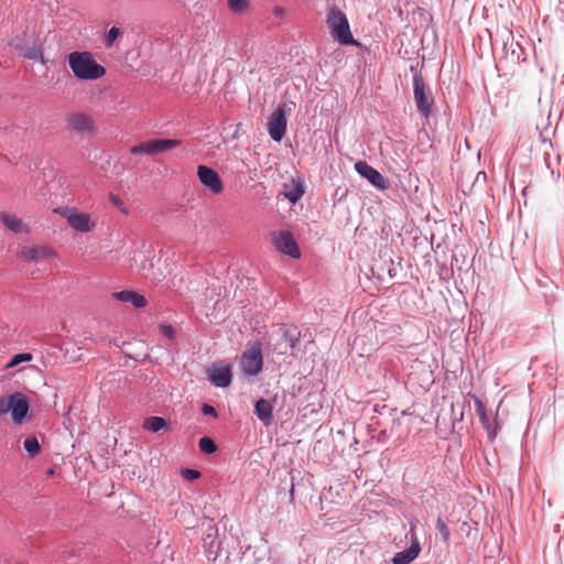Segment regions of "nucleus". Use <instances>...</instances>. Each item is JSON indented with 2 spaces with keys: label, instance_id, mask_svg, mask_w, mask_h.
Returning a JSON list of instances; mask_svg holds the SVG:
<instances>
[{
  "label": "nucleus",
  "instance_id": "6",
  "mask_svg": "<svg viewBox=\"0 0 564 564\" xmlns=\"http://www.w3.org/2000/svg\"><path fill=\"white\" fill-rule=\"evenodd\" d=\"M197 176L202 185L210 193L218 195L224 191V183L218 172L209 166L199 165Z\"/></svg>",
  "mask_w": 564,
  "mask_h": 564
},
{
  "label": "nucleus",
  "instance_id": "3",
  "mask_svg": "<svg viewBox=\"0 0 564 564\" xmlns=\"http://www.w3.org/2000/svg\"><path fill=\"white\" fill-rule=\"evenodd\" d=\"M29 402L24 394L14 392L8 397H0V415L11 413V419L15 424H21L28 412Z\"/></svg>",
  "mask_w": 564,
  "mask_h": 564
},
{
  "label": "nucleus",
  "instance_id": "10",
  "mask_svg": "<svg viewBox=\"0 0 564 564\" xmlns=\"http://www.w3.org/2000/svg\"><path fill=\"white\" fill-rule=\"evenodd\" d=\"M67 122L70 131L77 134L93 135L96 131L93 119L82 112L69 115L67 117Z\"/></svg>",
  "mask_w": 564,
  "mask_h": 564
},
{
  "label": "nucleus",
  "instance_id": "26",
  "mask_svg": "<svg viewBox=\"0 0 564 564\" xmlns=\"http://www.w3.org/2000/svg\"><path fill=\"white\" fill-rule=\"evenodd\" d=\"M198 446H199L200 452H203L205 454H213L217 451V446H216L215 442L208 436L202 437L199 440Z\"/></svg>",
  "mask_w": 564,
  "mask_h": 564
},
{
  "label": "nucleus",
  "instance_id": "33",
  "mask_svg": "<svg viewBox=\"0 0 564 564\" xmlns=\"http://www.w3.org/2000/svg\"><path fill=\"white\" fill-rule=\"evenodd\" d=\"M272 12L275 17H282L285 10L282 7H274Z\"/></svg>",
  "mask_w": 564,
  "mask_h": 564
},
{
  "label": "nucleus",
  "instance_id": "28",
  "mask_svg": "<svg viewBox=\"0 0 564 564\" xmlns=\"http://www.w3.org/2000/svg\"><path fill=\"white\" fill-rule=\"evenodd\" d=\"M119 33H120V30L116 26H112L105 35V40H104L105 45L108 47L111 46L113 44V42L117 40Z\"/></svg>",
  "mask_w": 564,
  "mask_h": 564
},
{
  "label": "nucleus",
  "instance_id": "8",
  "mask_svg": "<svg viewBox=\"0 0 564 564\" xmlns=\"http://www.w3.org/2000/svg\"><path fill=\"white\" fill-rule=\"evenodd\" d=\"M59 214L66 218L68 225L76 231L88 232L95 227L86 213H78L75 208H63Z\"/></svg>",
  "mask_w": 564,
  "mask_h": 564
},
{
  "label": "nucleus",
  "instance_id": "16",
  "mask_svg": "<svg viewBox=\"0 0 564 564\" xmlns=\"http://www.w3.org/2000/svg\"><path fill=\"white\" fill-rule=\"evenodd\" d=\"M14 48L19 53V55L23 56L26 59L39 61L43 65L46 64V59L43 55L42 44L39 42H34L32 46L26 48L18 44L14 46Z\"/></svg>",
  "mask_w": 564,
  "mask_h": 564
},
{
  "label": "nucleus",
  "instance_id": "21",
  "mask_svg": "<svg viewBox=\"0 0 564 564\" xmlns=\"http://www.w3.org/2000/svg\"><path fill=\"white\" fill-rule=\"evenodd\" d=\"M112 296L116 300L124 303L131 302L135 308H141V294L134 291L123 290L120 292L112 293Z\"/></svg>",
  "mask_w": 564,
  "mask_h": 564
},
{
  "label": "nucleus",
  "instance_id": "14",
  "mask_svg": "<svg viewBox=\"0 0 564 564\" xmlns=\"http://www.w3.org/2000/svg\"><path fill=\"white\" fill-rule=\"evenodd\" d=\"M208 379L219 388H226L231 383V370L229 366L217 367L208 370Z\"/></svg>",
  "mask_w": 564,
  "mask_h": 564
},
{
  "label": "nucleus",
  "instance_id": "27",
  "mask_svg": "<svg viewBox=\"0 0 564 564\" xmlns=\"http://www.w3.org/2000/svg\"><path fill=\"white\" fill-rule=\"evenodd\" d=\"M229 9L235 13H242L248 8L247 0H227Z\"/></svg>",
  "mask_w": 564,
  "mask_h": 564
},
{
  "label": "nucleus",
  "instance_id": "29",
  "mask_svg": "<svg viewBox=\"0 0 564 564\" xmlns=\"http://www.w3.org/2000/svg\"><path fill=\"white\" fill-rule=\"evenodd\" d=\"M436 529L438 530L442 539L447 542L449 540V529L441 518H437L436 520Z\"/></svg>",
  "mask_w": 564,
  "mask_h": 564
},
{
  "label": "nucleus",
  "instance_id": "1",
  "mask_svg": "<svg viewBox=\"0 0 564 564\" xmlns=\"http://www.w3.org/2000/svg\"><path fill=\"white\" fill-rule=\"evenodd\" d=\"M74 76L82 80H95L106 74L104 66L98 64L88 51L72 52L67 56Z\"/></svg>",
  "mask_w": 564,
  "mask_h": 564
},
{
  "label": "nucleus",
  "instance_id": "34",
  "mask_svg": "<svg viewBox=\"0 0 564 564\" xmlns=\"http://www.w3.org/2000/svg\"><path fill=\"white\" fill-rule=\"evenodd\" d=\"M110 198H111V200L113 202L115 205H117L118 207L121 206L122 203H121V200L117 196L111 195Z\"/></svg>",
  "mask_w": 564,
  "mask_h": 564
},
{
  "label": "nucleus",
  "instance_id": "5",
  "mask_svg": "<svg viewBox=\"0 0 564 564\" xmlns=\"http://www.w3.org/2000/svg\"><path fill=\"white\" fill-rule=\"evenodd\" d=\"M240 367L247 376H256L262 370L263 357L260 344H253L242 354Z\"/></svg>",
  "mask_w": 564,
  "mask_h": 564
},
{
  "label": "nucleus",
  "instance_id": "35",
  "mask_svg": "<svg viewBox=\"0 0 564 564\" xmlns=\"http://www.w3.org/2000/svg\"><path fill=\"white\" fill-rule=\"evenodd\" d=\"M131 152L134 153V154L141 153V144L133 145L131 148Z\"/></svg>",
  "mask_w": 564,
  "mask_h": 564
},
{
  "label": "nucleus",
  "instance_id": "13",
  "mask_svg": "<svg viewBox=\"0 0 564 564\" xmlns=\"http://www.w3.org/2000/svg\"><path fill=\"white\" fill-rule=\"evenodd\" d=\"M181 144L176 139H152L143 142V153L158 154L172 150Z\"/></svg>",
  "mask_w": 564,
  "mask_h": 564
},
{
  "label": "nucleus",
  "instance_id": "18",
  "mask_svg": "<svg viewBox=\"0 0 564 564\" xmlns=\"http://www.w3.org/2000/svg\"><path fill=\"white\" fill-rule=\"evenodd\" d=\"M24 260L37 262L53 254L52 250L46 247H30L21 251Z\"/></svg>",
  "mask_w": 564,
  "mask_h": 564
},
{
  "label": "nucleus",
  "instance_id": "31",
  "mask_svg": "<svg viewBox=\"0 0 564 564\" xmlns=\"http://www.w3.org/2000/svg\"><path fill=\"white\" fill-rule=\"evenodd\" d=\"M159 330H160V333L163 336L167 337L169 339H173L174 338L175 332H174L172 326H170V325H160Z\"/></svg>",
  "mask_w": 564,
  "mask_h": 564
},
{
  "label": "nucleus",
  "instance_id": "15",
  "mask_svg": "<svg viewBox=\"0 0 564 564\" xmlns=\"http://www.w3.org/2000/svg\"><path fill=\"white\" fill-rule=\"evenodd\" d=\"M420 551H421L420 543H419L416 536L414 535L410 547L395 553L392 558V563L393 564H409L419 556Z\"/></svg>",
  "mask_w": 564,
  "mask_h": 564
},
{
  "label": "nucleus",
  "instance_id": "9",
  "mask_svg": "<svg viewBox=\"0 0 564 564\" xmlns=\"http://www.w3.org/2000/svg\"><path fill=\"white\" fill-rule=\"evenodd\" d=\"M286 123L285 109L282 105L272 112L268 121V132L274 141L280 142L282 140L286 131Z\"/></svg>",
  "mask_w": 564,
  "mask_h": 564
},
{
  "label": "nucleus",
  "instance_id": "19",
  "mask_svg": "<svg viewBox=\"0 0 564 564\" xmlns=\"http://www.w3.org/2000/svg\"><path fill=\"white\" fill-rule=\"evenodd\" d=\"M474 402H475V409H476L477 415L479 416L482 426L487 430V432L491 438L495 437L496 436V426H494L490 423L482 401L479 398L475 397Z\"/></svg>",
  "mask_w": 564,
  "mask_h": 564
},
{
  "label": "nucleus",
  "instance_id": "22",
  "mask_svg": "<svg viewBox=\"0 0 564 564\" xmlns=\"http://www.w3.org/2000/svg\"><path fill=\"white\" fill-rule=\"evenodd\" d=\"M0 218L3 225L14 234L21 232L24 228L22 220L14 215L1 213Z\"/></svg>",
  "mask_w": 564,
  "mask_h": 564
},
{
  "label": "nucleus",
  "instance_id": "12",
  "mask_svg": "<svg viewBox=\"0 0 564 564\" xmlns=\"http://www.w3.org/2000/svg\"><path fill=\"white\" fill-rule=\"evenodd\" d=\"M355 170L357 173L368 180L370 184L376 186L379 189L387 188V180L371 165H369L366 161H358L355 164Z\"/></svg>",
  "mask_w": 564,
  "mask_h": 564
},
{
  "label": "nucleus",
  "instance_id": "23",
  "mask_svg": "<svg viewBox=\"0 0 564 564\" xmlns=\"http://www.w3.org/2000/svg\"><path fill=\"white\" fill-rule=\"evenodd\" d=\"M169 427V421L161 416H150L143 422V429H147L153 433Z\"/></svg>",
  "mask_w": 564,
  "mask_h": 564
},
{
  "label": "nucleus",
  "instance_id": "30",
  "mask_svg": "<svg viewBox=\"0 0 564 564\" xmlns=\"http://www.w3.org/2000/svg\"><path fill=\"white\" fill-rule=\"evenodd\" d=\"M182 476L184 479H186L188 481H193L200 477V473L196 469L185 468V469H182Z\"/></svg>",
  "mask_w": 564,
  "mask_h": 564
},
{
  "label": "nucleus",
  "instance_id": "17",
  "mask_svg": "<svg viewBox=\"0 0 564 564\" xmlns=\"http://www.w3.org/2000/svg\"><path fill=\"white\" fill-rule=\"evenodd\" d=\"M254 413L264 424L270 425L273 421V405L267 399H259L254 405Z\"/></svg>",
  "mask_w": 564,
  "mask_h": 564
},
{
  "label": "nucleus",
  "instance_id": "25",
  "mask_svg": "<svg viewBox=\"0 0 564 564\" xmlns=\"http://www.w3.org/2000/svg\"><path fill=\"white\" fill-rule=\"evenodd\" d=\"M33 359V356L32 354L30 352H21V354H17L14 355L10 361L4 366L6 369H10V368H13L15 366H18L19 364L21 362H28V361H31Z\"/></svg>",
  "mask_w": 564,
  "mask_h": 564
},
{
  "label": "nucleus",
  "instance_id": "32",
  "mask_svg": "<svg viewBox=\"0 0 564 564\" xmlns=\"http://www.w3.org/2000/svg\"><path fill=\"white\" fill-rule=\"evenodd\" d=\"M202 412H203L204 414H206V415H214V416H216V415H217V412H216L215 408H214V406H212V405H209V404H206V403H205V404H203V406H202Z\"/></svg>",
  "mask_w": 564,
  "mask_h": 564
},
{
  "label": "nucleus",
  "instance_id": "4",
  "mask_svg": "<svg viewBox=\"0 0 564 564\" xmlns=\"http://www.w3.org/2000/svg\"><path fill=\"white\" fill-rule=\"evenodd\" d=\"M413 95L419 112L423 117L429 118L432 112L434 99L426 89L423 77L419 74L413 76Z\"/></svg>",
  "mask_w": 564,
  "mask_h": 564
},
{
  "label": "nucleus",
  "instance_id": "7",
  "mask_svg": "<svg viewBox=\"0 0 564 564\" xmlns=\"http://www.w3.org/2000/svg\"><path fill=\"white\" fill-rule=\"evenodd\" d=\"M272 242L275 248L290 256L291 258L297 259L301 256L299 246L293 235L288 230H281L272 234Z\"/></svg>",
  "mask_w": 564,
  "mask_h": 564
},
{
  "label": "nucleus",
  "instance_id": "2",
  "mask_svg": "<svg viewBox=\"0 0 564 564\" xmlns=\"http://www.w3.org/2000/svg\"><path fill=\"white\" fill-rule=\"evenodd\" d=\"M326 23L330 35L341 45H355V41L346 14L336 6L327 11Z\"/></svg>",
  "mask_w": 564,
  "mask_h": 564
},
{
  "label": "nucleus",
  "instance_id": "11",
  "mask_svg": "<svg viewBox=\"0 0 564 564\" xmlns=\"http://www.w3.org/2000/svg\"><path fill=\"white\" fill-rule=\"evenodd\" d=\"M272 337L275 340L273 344V351L278 355H285L289 348L294 349L299 343V338L284 327L274 332Z\"/></svg>",
  "mask_w": 564,
  "mask_h": 564
},
{
  "label": "nucleus",
  "instance_id": "20",
  "mask_svg": "<svg viewBox=\"0 0 564 564\" xmlns=\"http://www.w3.org/2000/svg\"><path fill=\"white\" fill-rule=\"evenodd\" d=\"M284 196L293 204H295L304 195V186L301 182L292 181L284 184Z\"/></svg>",
  "mask_w": 564,
  "mask_h": 564
},
{
  "label": "nucleus",
  "instance_id": "24",
  "mask_svg": "<svg viewBox=\"0 0 564 564\" xmlns=\"http://www.w3.org/2000/svg\"><path fill=\"white\" fill-rule=\"evenodd\" d=\"M23 447L30 457L36 456L41 451L40 443L35 436H28L23 442Z\"/></svg>",
  "mask_w": 564,
  "mask_h": 564
}]
</instances>
